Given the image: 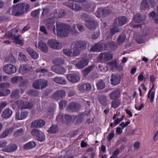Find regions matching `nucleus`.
<instances>
[{"label": "nucleus", "mask_w": 158, "mask_h": 158, "mask_svg": "<svg viewBox=\"0 0 158 158\" xmlns=\"http://www.w3.org/2000/svg\"><path fill=\"white\" fill-rule=\"evenodd\" d=\"M88 44L86 42L79 41L75 42L72 44L73 49V53L67 49L63 50L64 53L66 55L69 56H77L79 55L81 51L86 48V46Z\"/></svg>", "instance_id": "1"}, {"label": "nucleus", "mask_w": 158, "mask_h": 158, "mask_svg": "<svg viewBox=\"0 0 158 158\" xmlns=\"http://www.w3.org/2000/svg\"><path fill=\"white\" fill-rule=\"evenodd\" d=\"M29 8L27 4L20 3L13 6L12 14L15 16H20L28 12Z\"/></svg>", "instance_id": "2"}, {"label": "nucleus", "mask_w": 158, "mask_h": 158, "mask_svg": "<svg viewBox=\"0 0 158 158\" xmlns=\"http://www.w3.org/2000/svg\"><path fill=\"white\" fill-rule=\"evenodd\" d=\"M56 35L63 37L67 36L70 32V26L67 24L63 23H56Z\"/></svg>", "instance_id": "3"}, {"label": "nucleus", "mask_w": 158, "mask_h": 158, "mask_svg": "<svg viewBox=\"0 0 158 158\" xmlns=\"http://www.w3.org/2000/svg\"><path fill=\"white\" fill-rule=\"evenodd\" d=\"M48 81L46 80L40 79L34 81L32 85L34 88L37 89H43L48 85Z\"/></svg>", "instance_id": "4"}, {"label": "nucleus", "mask_w": 158, "mask_h": 158, "mask_svg": "<svg viewBox=\"0 0 158 158\" xmlns=\"http://www.w3.org/2000/svg\"><path fill=\"white\" fill-rule=\"evenodd\" d=\"M18 30L17 29H14L10 33V37L13 39H14L15 41L14 43L16 44H19L21 46L23 45V40H20V39L21 36L20 35H16L15 33L18 32Z\"/></svg>", "instance_id": "5"}, {"label": "nucleus", "mask_w": 158, "mask_h": 158, "mask_svg": "<svg viewBox=\"0 0 158 158\" xmlns=\"http://www.w3.org/2000/svg\"><path fill=\"white\" fill-rule=\"evenodd\" d=\"M47 44L49 47L54 49H61L62 46L61 43L54 39L49 40L47 42Z\"/></svg>", "instance_id": "6"}, {"label": "nucleus", "mask_w": 158, "mask_h": 158, "mask_svg": "<svg viewBox=\"0 0 158 158\" xmlns=\"http://www.w3.org/2000/svg\"><path fill=\"white\" fill-rule=\"evenodd\" d=\"M155 6V2L152 0H144L142 1L141 8L145 10L150 7H153Z\"/></svg>", "instance_id": "7"}, {"label": "nucleus", "mask_w": 158, "mask_h": 158, "mask_svg": "<svg viewBox=\"0 0 158 158\" xmlns=\"http://www.w3.org/2000/svg\"><path fill=\"white\" fill-rule=\"evenodd\" d=\"M112 57L113 56L110 53L103 52L99 55L98 59V60L106 61L111 60Z\"/></svg>", "instance_id": "8"}, {"label": "nucleus", "mask_w": 158, "mask_h": 158, "mask_svg": "<svg viewBox=\"0 0 158 158\" xmlns=\"http://www.w3.org/2000/svg\"><path fill=\"white\" fill-rule=\"evenodd\" d=\"M65 92L63 90H59L55 92L52 96V98L53 99L58 100L65 97Z\"/></svg>", "instance_id": "9"}, {"label": "nucleus", "mask_w": 158, "mask_h": 158, "mask_svg": "<svg viewBox=\"0 0 158 158\" xmlns=\"http://www.w3.org/2000/svg\"><path fill=\"white\" fill-rule=\"evenodd\" d=\"M35 46L36 48L40 49L43 52H46L48 51V48L46 44L42 41H39L38 43L36 42Z\"/></svg>", "instance_id": "10"}, {"label": "nucleus", "mask_w": 158, "mask_h": 158, "mask_svg": "<svg viewBox=\"0 0 158 158\" xmlns=\"http://www.w3.org/2000/svg\"><path fill=\"white\" fill-rule=\"evenodd\" d=\"M80 107V105L77 103L71 102L68 106L67 109L69 112H73L78 110Z\"/></svg>", "instance_id": "11"}, {"label": "nucleus", "mask_w": 158, "mask_h": 158, "mask_svg": "<svg viewBox=\"0 0 158 158\" xmlns=\"http://www.w3.org/2000/svg\"><path fill=\"white\" fill-rule=\"evenodd\" d=\"M85 24L89 30H93L95 29L97 25V23L93 20L87 19Z\"/></svg>", "instance_id": "12"}, {"label": "nucleus", "mask_w": 158, "mask_h": 158, "mask_svg": "<svg viewBox=\"0 0 158 158\" xmlns=\"http://www.w3.org/2000/svg\"><path fill=\"white\" fill-rule=\"evenodd\" d=\"M66 77L69 81L73 83L77 82L80 78L79 75L75 73L69 74L67 75Z\"/></svg>", "instance_id": "13"}, {"label": "nucleus", "mask_w": 158, "mask_h": 158, "mask_svg": "<svg viewBox=\"0 0 158 158\" xmlns=\"http://www.w3.org/2000/svg\"><path fill=\"white\" fill-rule=\"evenodd\" d=\"M110 12V10L107 8L99 9L97 11V13L98 17H105L108 15Z\"/></svg>", "instance_id": "14"}, {"label": "nucleus", "mask_w": 158, "mask_h": 158, "mask_svg": "<svg viewBox=\"0 0 158 158\" xmlns=\"http://www.w3.org/2000/svg\"><path fill=\"white\" fill-rule=\"evenodd\" d=\"M45 124L44 121L41 119H37L33 121L31 125V127L40 128L44 126Z\"/></svg>", "instance_id": "15"}, {"label": "nucleus", "mask_w": 158, "mask_h": 158, "mask_svg": "<svg viewBox=\"0 0 158 158\" xmlns=\"http://www.w3.org/2000/svg\"><path fill=\"white\" fill-rule=\"evenodd\" d=\"M89 60L86 58H84L80 60L76 64L75 66L78 69H82L87 66L88 64Z\"/></svg>", "instance_id": "16"}, {"label": "nucleus", "mask_w": 158, "mask_h": 158, "mask_svg": "<svg viewBox=\"0 0 158 158\" xmlns=\"http://www.w3.org/2000/svg\"><path fill=\"white\" fill-rule=\"evenodd\" d=\"M121 78L119 75L112 74L110 79L111 84L116 85L119 84L121 81Z\"/></svg>", "instance_id": "17"}, {"label": "nucleus", "mask_w": 158, "mask_h": 158, "mask_svg": "<svg viewBox=\"0 0 158 158\" xmlns=\"http://www.w3.org/2000/svg\"><path fill=\"white\" fill-rule=\"evenodd\" d=\"M55 21L53 19H50L48 20L46 26L49 29H53V32L55 34V28L54 25Z\"/></svg>", "instance_id": "18"}, {"label": "nucleus", "mask_w": 158, "mask_h": 158, "mask_svg": "<svg viewBox=\"0 0 158 158\" xmlns=\"http://www.w3.org/2000/svg\"><path fill=\"white\" fill-rule=\"evenodd\" d=\"M26 50L33 59L35 60L39 57V55L38 53L33 49L30 48H26Z\"/></svg>", "instance_id": "19"}, {"label": "nucleus", "mask_w": 158, "mask_h": 158, "mask_svg": "<svg viewBox=\"0 0 158 158\" xmlns=\"http://www.w3.org/2000/svg\"><path fill=\"white\" fill-rule=\"evenodd\" d=\"M91 88L90 84L89 83L82 85L78 87V89L81 92H84L85 91H89Z\"/></svg>", "instance_id": "20"}, {"label": "nucleus", "mask_w": 158, "mask_h": 158, "mask_svg": "<svg viewBox=\"0 0 158 158\" xmlns=\"http://www.w3.org/2000/svg\"><path fill=\"white\" fill-rule=\"evenodd\" d=\"M98 99L102 105L106 106L107 105L108 101L106 96L99 95L98 96Z\"/></svg>", "instance_id": "21"}, {"label": "nucleus", "mask_w": 158, "mask_h": 158, "mask_svg": "<svg viewBox=\"0 0 158 158\" xmlns=\"http://www.w3.org/2000/svg\"><path fill=\"white\" fill-rule=\"evenodd\" d=\"M120 92L119 90L117 89L112 92L110 94V98L112 100L116 99L120 96Z\"/></svg>", "instance_id": "22"}, {"label": "nucleus", "mask_w": 158, "mask_h": 158, "mask_svg": "<svg viewBox=\"0 0 158 158\" xmlns=\"http://www.w3.org/2000/svg\"><path fill=\"white\" fill-rule=\"evenodd\" d=\"M117 24L119 26H121L126 24L127 22V19L125 16H121L116 19Z\"/></svg>", "instance_id": "23"}, {"label": "nucleus", "mask_w": 158, "mask_h": 158, "mask_svg": "<svg viewBox=\"0 0 158 158\" xmlns=\"http://www.w3.org/2000/svg\"><path fill=\"white\" fill-rule=\"evenodd\" d=\"M103 50L104 48H103V46L102 45L97 44L92 47L90 49V51L93 52L101 51Z\"/></svg>", "instance_id": "24"}, {"label": "nucleus", "mask_w": 158, "mask_h": 158, "mask_svg": "<svg viewBox=\"0 0 158 158\" xmlns=\"http://www.w3.org/2000/svg\"><path fill=\"white\" fill-rule=\"evenodd\" d=\"M145 15H140L139 14H136L134 17L133 21L135 23H138L145 19Z\"/></svg>", "instance_id": "25"}, {"label": "nucleus", "mask_w": 158, "mask_h": 158, "mask_svg": "<svg viewBox=\"0 0 158 158\" xmlns=\"http://www.w3.org/2000/svg\"><path fill=\"white\" fill-rule=\"evenodd\" d=\"M35 145L36 144L35 142L33 141H31L25 144L23 146V148L25 150H28L34 148Z\"/></svg>", "instance_id": "26"}, {"label": "nucleus", "mask_w": 158, "mask_h": 158, "mask_svg": "<svg viewBox=\"0 0 158 158\" xmlns=\"http://www.w3.org/2000/svg\"><path fill=\"white\" fill-rule=\"evenodd\" d=\"M54 81L56 83L61 85H65L66 81L65 79L62 77H56L53 79Z\"/></svg>", "instance_id": "27"}, {"label": "nucleus", "mask_w": 158, "mask_h": 158, "mask_svg": "<svg viewBox=\"0 0 158 158\" xmlns=\"http://www.w3.org/2000/svg\"><path fill=\"white\" fill-rule=\"evenodd\" d=\"M29 69V67L27 65L21 66L19 68V72L22 74H23L28 72Z\"/></svg>", "instance_id": "28"}, {"label": "nucleus", "mask_w": 158, "mask_h": 158, "mask_svg": "<svg viewBox=\"0 0 158 158\" xmlns=\"http://www.w3.org/2000/svg\"><path fill=\"white\" fill-rule=\"evenodd\" d=\"M2 116L3 118L6 119L8 118L10 116V110L7 108L4 109L2 112Z\"/></svg>", "instance_id": "29"}, {"label": "nucleus", "mask_w": 158, "mask_h": 158, "mask_svg": "<svg viewBox=\"0 0 158 158\" xmlns=\"http://www.w3.org/2000/svg\"><path fill=\"white\" fill-rule=\"evenodd\" d=\"M97 86L98 89H103L105 86V82L102 80H100L98 82L97 84Z\"/></svg>", "instance_id": "30"}, {"label": "nucleus", "mask_w": 158, "mask_h": 158, "mask_svg": "<svg viewBox=\"0 0 158 158\" xmlns=\"http://www.w3.org/2000/svg\"><path fill=\"white\" fill-rule=\"evenodd\" d=\"M25 102L21 100H19L16 102L19 109H26Z\"/></svg>", "instance_id": "31"}, {"label": "nucleus", "mask_w": 158, "mask_h": 158, "mask_svg": "<svg viewBox=\"0 0 158 158\" xmlns=\"http://www.w3.org/2000/svg\"><path fill=\"white\" fill-rule=\"evenodd\" d=\"M36 139L37 140L40 142H43L45 140V135L41 131H40Z\"/></svg>", "instance_id": "32"}, {"label": "nucleus", "mask_w": 158, "mask_h": 158, "mask_svg": "<svg viewBox=\"0 0 158 158\" xmlns=\"http://www.w3.org/2000/svg\"><path fill=\"white\" fill-rule=\"evenodd\" d=\"M23 80V78L21 77L16 76L12 78L11 81L12 83H16L20 82Z\"/></svg>", "instance_id": "33"}, {"label": "nucleus", "mask_w": 158, "mask_h": 158, "mask_svg": "<svg viewBox=\"0 0 158 158\" xmlns=\"http://www.w3.org/2000/svg\"><path fill=\"white\" fill-rule=\"evenodd\" d=\"M21 91L23 93V91L21 89L18 90H15L12 92L11 96L13 98H17L19 96V93Z\"/></svg>", "instance_id": "34"}, {"label": "nucleus", "mask_w": 158, "mask_h": 158, "mask_svg": "<svg viewBox=\"0 0 158 158\" xmlns=\"http://www.w3.org/2000/svg\"><path fill=\"white\" fill-rule=\"evenodd\" d=\"M93 68H94V66H90L84 69L82 72L83 75L85 76L87 75L90 72Z\"/></svg>", "instance_id": "35"}, {"label": "nucleus", "mask_w": 158, "mask_h": 158, "mask_svg": "<svg viewBox=\"0 0 158 158\" xmlns=\"http://www.w3.org/2000/svg\"><path fill=\"white\" fill-rule=\"evenodd\" d=\"M155 93L154 91L152 92H148V98L150 99L151 103H152L154 101Z\"/></svg>", "instance_id": "36"}, {"label": "nucleus", "mask_w": 158, "mask_h": 158, "mask_svg": "<svg viewBox=\"0 0 158 158\" xmlns=\"http://www.w3.org/2000/svg\"><path fill=\"white\" fill-rule=\"evenodd\" d=\"M126 38V36L124 34L120 35L118 38V42L120 44L124 42Z\"/></svg>", "instance_id": "37"}, {"label": "nucleus", "mask_w": 158, "mask_h": 158, "mask_svg": "<svg viewBox=\"0 0 158 158\" xmlns=\"http://www.w3.org/2000/svg\"><path fill=\"white\" fill-rule=\"evenodd\" d=\"M40 131L36 129H33L31 131V134L36 139Z\"/></svg>", "instance_id": "38"}, {"label": "nucleus", "mask_w": 158, "mask_h": 158, "mask_svg": "<svg viewBox=\"0 0 158 158\" xmlns=\"http://www.w3.org/2000/svg\"><path fill=\"white\" fill-rule=\"evenodd\" d=\"M56 73L59 74H63L65 72V69L62 66H58Z\"/></svg>", "instance_id": "39"}, {"label": "nucleus", "mask_w": 158, "mask_h": 158, "mask_svg": "<svg viewBox=\"0 0 158 158\" xmlns=\"http://www.w3.org/2000/svg\"><path fill=\"white\" fill-rule=\"evenodd\" d=\"M40 9L35 10L32 11L31 13V15L33 17H37L40 13Z\"/></svg>", "instance_id": "40"}, {"label": "nucleus", "mask_w": 158, "mask_h": 158, "mask_svg": "<svg viewBox=\"0 0 158 158\" xmlns=\"http://www.w3.org/2000/svg\"><path fill=\"white\" fill-rule=\"evenodd\" d=\"M71 33L73 35H76L79 34V32L78 31L76 28L75 25H73L71 30Z\"/></svg>", "instance_id": "41"}, {"label": "nucleus", "mask_w": 158, "mask_h": 158, "mask_svg": "<svg viewBox=\"0 0 158 158\" xmlns=\"http://www.w3.org/2000/svg\"><path fill=\"white\" fill-rule=\"evenodd\" d=\"M9 90H0V97H2L6 96L9 94Z\"/></svg>", "instance_id": "42"}, {"label": "nucleus", "mask_w": 158, "mask_h": 158, "mask_svg": "<svg viewBox=\"0 0 158 158\" xmlns=\"http://www.w3.org/2000/svg\"><path fill=\"white\" fill-rule=\"evenodd\" d=\"M67 104V102L64 100H61L59 103L60 107L62 109H63L64 108Z\"/></svg>", "instance_id": "43"}, {"label": "nucleus", "mask_w": 158, "mask_h": 158, "mask_svg": "<svg viewBox=\"0 0 158 158\" xmlns=\"http://www.w3.org/2000/svg\"><path fill=\"white\" fill-rule=\"evenodd\" d=\"M23 129H20L17 130L16 131L14 134V136L15 137L20 136L23 134Z\"/></svg>", "instance_id": "44"}, {"label": "nucleus", "mask_w": 158, "mask_h": 158, "mask_svg": "<svg viewBox=\"0 0 158 158\" xmlns=\"http://www.w3.org/2000/svg\"><path fill=\"white\" fill-rule=\"evenodd\" d=\"M70 8L73 10H75L76 11H79L81 10L82 8V7L79 5H75V8H74L73 5L72 4L70 6Z\"/></svg>", "instance_id": "45"}, {"label": "nucleus", "mask_w": 158, "mask_h": 158, "mask_svg": "<svg viewBox=\"0 0 158 158\" xmlns=\"http://www.w3.org/2000/svg\"><path fill=\"white\" fill-rule=\"evenodd\" d=\"M112 106L114 108L117 107L120 105V102L119 100H114L112 102Z\"/></svg>", "instance_id": "46"}, {"label": "nucleus", "mask_w": 158, "mask_h": 158, "mask_svg": "<svg viewBox=\"0 0 158 158\" xmlns=\"http://www.w3.org/2000/svg\"><path fill=\"white\" fill-rule=\"evenodd\" d=\"M10 133V130L7 129L0 135V138H4L7 136Z\"/></svg>", "instance_id": "47"}, {"label": "nucleus", "mask_w": 158, "mask_h": 158, "mask_svg": "<svg viewBox=\"0 0 158 158\" xmlns=\"http://www.w3.org/2000/svg\"><path fill=\"white\" fill-rule=\"evenodd\" d=\"M65 121L67 123L71 122L72 120V117L71 115L68 114H65L64 116Z\"/></svg>", "instance_id": "48"}, {"label": "nucleus", "mask_w": 158, "mask_h": 158, "mask_svg": "<svg viewBox=\"0 0 158 158\" xmlns=\"http://www.w3.org/2000/svg\"><path fill=\"white\" fill-rule=\"evenodd\" d=\"M58 129L57 127L56 126H52L50 127L48 131L50 133H54L57 131Z\"/></svg>", "instance_id": "49"}, {"label": "nucleus", "mask_w": 158, "mask_h": 158, "mask_svg": "<svg viewBox=\"0 0 158 158\" xmlns=\"http://www.w3.org/2000/svg\"><path fill=\"white\" fill-rule=\"evenodd\" d=\"M3 70L7 74L10 73V64H7L5 65L3 68Z\"/></svg>", "instance_id": "50"}, {"label": "nucleus", "mask_w": 158, "mask_h": 158, "mask_svg": "<svg viewBox=\"0 0 158 158\" xmlns=\"http://www.w3.org/2000/svg\"><path fill=\"white\" fill-rule=\"evenodd\" d=\"M108 64L112 67L113 68L116 67L117 69H118L117 67V61L116 60H113L110 63H109Z\"/></svg>", "instance_id": "51"}, {"label": "nucleus", "mask_w": 158, "mask_h": 158, "mask_svg": "<svg viewBox=\"0 0 158 158\" xmlns=\"http://www.w3.org/2000/svg\"><path fill=\"white\" fill-rule=\"evenodd\" d=\"M37 73H45L48 72V70L47 69L43 68H39L35 70Z\"/></svg>", "instance_id": "52"}, {"label": "nucleus", "mask_w": 158, "mask_h": 158, "mask_svg": "<svg viewBox=\"0 0 158 158\" xmlns=\"http://www.w3.org/2000/svg\"><path fill=\"white\" fill-rule=\"evenodd\" d=\"M56 62L55 63L56 64H63L64 63V60L62 59L58 58L55 60Z\"/></svg>", "instance_id": "53"}, {"label": "nucleus", "mask_w": 158, "mask_h": 158, "mask_svg": "<svg viewBox=\"0 0 158 158\" xmlns=\"http://www.w3.org/2000/svg\"><path fill=\"white\" fill-rule=\"evenodd\" d=\"M120 152V150L118 148H117L114 151L113 153V155L112 156L113 157H116L118 155Z\"/></svg>", "instance_id": "54"}, {"label": "nucleus", "mask_w": 158, "mask_h": 158, "mask_svg": "<svg viewBox=\"0 0 158 158\" xmlns=\"http://www.w3.org/2000/svg\"><path fill=\"white\" fill-rule=\"evenodd\" d=\"M118 31H119V30L116 27H114L110 29V32L113 35H114L115 33Z\"/></svg>", "instance_id": "55"}, {"label": "nucleus", "mask_w": 158, "mask_h": 158, "mask_svg": "<svg viewBox=\"0 0 158 158\" xmlns=\"http://www.w3.org/2000/svg\"><path fill=\"white\" fill-rule=\"evenodd\" d=\"M112 131L113 132H112L109 134L107 137V139L108 141H110L114 136V131Z\"/></svg>", "instance_id": "56"}, {"label": "nucleus", "mask_w": 158, "mask_h": 158, "mask_svg": "<svg viewBox=\"0 0 158 158\" xmlns=\"http://www.w3.org/2000/svg\"><path fill=\"white\" fill-rule=\"evenodd\" d=\"M28 115V113L26 112H22L21 114V120L24 119L27 117Z\"/></svg>", "instance_id": "57"}, {"label": "nucleus", "mask_w": 158, "mask_h": 158, "mask_svg": "<svg viewBox=\"0 0 158 158\" xmlns=\"http://www.w3.org/2000/svg\"><path fill=\"white\" fill-rule=\"evenodd\" d=\"M77 26L80 31L82 32L84 31V27L82 25L78 23L77 24Z\"/></svg>", "instance_id": "58"}, {"label": "nucleus", "mask_w": 158, "mask_h": 158, "mask_svg": "<svg viewBox=\"0 0 158 158\" xmlns=\"http://www.w3.org/2000/svg\"><path fill=\"white\" fill-rule=\"evenodd\" d=\"M17 149V146L16 144H12L10 146V152L15 151Z\"/></svg>", "instance_id": "59"}, {"label": "nucleus", "mask_w": 158, "mask_h": 158, "mask_svg": "<svg viewBox=\"0 0 158 158\" xmlns=\"http://www.w3.org/2000/svg\"><path fill=\"white\" fill-rule=\"evenodd\" d=\"M16 68L14 65L10 64V73H13L16 72Z\"/></svg>", "instance_id": "60"}, {"label": "nucleus", "mask_w": 158, "mask_h": 158, "mask_svg": "<svg viewBox=\"0 0 158 158\" xmlns=\"http://www.w3.org/2000/svg\"><path fill=\"white\" fill-rule=\"evenodd\" d=\"M19 56H20V59L23 60L24 61L26 62L28 60L26 56L23 54H21V53H20Z\"/></svg>", "instance_id": "61"}, {"label": "nucleus", "mask_w": 158, "mask_h": 158, "mask_svg": "<svg viewBox=\"0 0 158 158\" xmlns=\"http://www.w3.org/2000/svg\"><path fill=\"white\" fill-rule=\"evenodd\" d=\"M140 143L139 142L137 141L135 142L134 144V146L135 150H138L139 148Z\"/></svg>", "instance_id": "62"}, {"label": "nucleus", "mask_w": 158, "mask_h": 158, "mask_svg": "<svg viewBox=\"0 0 158 158\" xmlns=\"http://www.w3.org/2000/svg\"><path fill=\"white\" fill-rule=\"evenodd\" d=\"M7 103L5 102L0 103V110L1 111L7 105Z\"/></svg>", "instance_id": "63"}, {"label": "nucleus", "mask_w": 158, "mask_h": 158, "mask_svg": "<svg viewBox=\"0 0 158 158\" xmlns=\"http://www.w3.org/2000/svg\"><path fill=\"white\" fill-rule=\"evenodd\" d=\"M54 112V109L52 108H49L48 109V115H51L53 114Z\"/></svg>", "instance_id": "64"}]
</instances>
